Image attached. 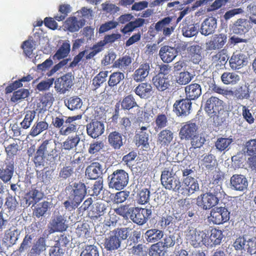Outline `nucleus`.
<instances>
[{
    "label": "nucleus",
    "instance_id": "obj_56",
    "mask_svg": "<svg viewBox=\"0 0 256 256\" xmlns=\"http://www.w3.org/2000/svg\"><path fill=\"white\" fill-rule=\"evenodd\" d=\"M82 104V100L78 96H73L70 98L66 105L68 109L73 110L80 108Z\"/></svg>",
    "mask_w": 256,
    "mask_h": 256
},
{
    "label": "nucleus",
    "instance_id": "obj_4",
    "mask_svg": "<svg viewBox=\"0 0 256 256\" xmlns=\"http://www.w3.org/2000/svg\"><path fill=\"white\" fill-rule=\"evenodd\" d=\"M108 180L110 188L122 190L128 184V174L124 170H117L108 176Z\"/></svg>",
    "mask_w": 256,
    "mask_h": 256
},
{
    "label": "nucleus",
    "instance_id": "obj_47",
    "mask_svg": "<svg viewBox=\"0 0 256 256\" xmlns=\"http://www.w3.org/2000/svg\"><path fill=\"white\" fill-rule=\"evenodd\" d=\"M30 95L29 90L22 88L14 92L10 98V101L14 103L20 102L22 100L28 98Z\"/></svg>",
    "mask_w": 256,
    "mask_h": 256
},
{
    "label": "nucleus",
    "instance_id": "obj_6",
    "mask_svg": "<svg viewBox=\"0 0 256 256\" xmlns=\"http://www.w3.org/2000/svg\"><path fill=\"white\" fill-rule=\"evenodd\" d=\"M71 186L72 190L70 192V198L74 206H78L88 192L87 188L84 184L81 182H74Z\"/></svg>",
    "mask_w": 256,
    "mask_h": 256
},
{
    "label": "nucleus",
    "instance_id": "obj_14",
    "mask_svg": "<svg viewBox=\"0 0 256 256\" xmlns=\"http://www.w3.org/2000/svg\"><path fill=\"white\" fill-rule=\"evenodd\" d=\"M148 126H142L136 130L134 137L136 144L138 146H142L143 148H148L150 146L149 133L148 132Z\"/></svg>",
    "mask_w": 256,
    "mask_h": 256
},
{
    "label": "nucleus",
    "instance_id": "obj_36",
    "mask_svg": "<svg viewBox=\"0 0 256 256\" xmlns=\"http://www.w3.org/2000/svg\"><path fill=\"white\" fill-rule=\"evenodd\" d=\"M46 240L44 238H40L34 244L30 250V253L34 256H40L46 249Z\"/></svg>",
    "mask_w": 256,
    "mask_h": 256
},
{
    "label": "nucleus",
    "instance_id": "obj_53",
    "mask_svg": "<svg viewBox=\"0 0 256 256\" xmlns=\"http://www.w3.org/2000/svg\"><path fill=\"white\" fill-rule=\"evenodd\" d=\"M104 148V144L102 141H93L90 144L88 152L92 155H96Z\"/></svg>",
    "mask_w": 256,
    "mask_h": 256
},
{
    "label": "nucleus",
    "instance_id": "obj_59",
    "mask_svg": "<svg viewBox=\"0 0 256 256\" xmlns=\"http://www.w3.org/2000/svg\"><path fill=\"white\" fill-rule=\"evenodd\" d=\"M104 46V44L102 41L98 42L96 44H94L91 48L92 50L86 56V59L90 60L92 58L102 50Z\"/></svg>",
    "mask_w": 256,
    "mask_h": 256
},
{
    "label": "nucleus",
    "instance_id": "obj_64",
    "mask_svg": "<svg viewBox=\"0 0 256 256\" xmlns=\"http://www.w3.org/2000/svg\"><path fill=\"white\" fill-rule=\"evenodd\" d=\"M164 248L160 242L152 244L148 254L150 256H161Z\"/></svg>",
    "mask_w": 256,
    "mask_h": 256
},
{
    "label": "nucleus",
    "instance_id": "obj_13",
    "mask_svg": "<svg viewBox=\"0 0 256 256\" xmlns=\"http://www.w3.org/2000/svg\"><path fill=\"white\" fill-rule=\"evenodd\" d=\"M86 130L88 136L92 138H96L104 132V125L102 122L92 120L86 124Z\"/></svg>",
    "mask_w": 256,
    "mask_h": 256
},
{
    "label": "nucleus",
    "instance_id": "obj_42",
    "mask_svg": "<svg viewBox=\"0 0 256 256\" xmlns=\"http://www.w3.org/2000/svg\"><path fill=\"white\" fill-rule=\"evenodd\" d=\"M70 50V45L68 42H64L59 48L54 56V59L60 60L68 55Z\"/></svg>",
    "mask_w": 256,
    "mask_h": 256
},
{
    "label": "nucleus",
    "instance_id": "obj_57",
    "mask_svg": "<svg viewBox=\"0 0 256 256\" xmlns=\"http://www.w3.org/2000/svg\"><path fill=\"white\" fill-rule=\"evenodd\" d=\"M190 140L192 148L194 149L201 148L206 142L204 137L198 134L194 135Z\"/></svg>",
    "mask_w": 256,
    "mask_h": 256
},
{
    "label": "nucleus",
    "instance_id": "obj_2",
    "mask_svg": "<svg viewBox=\"0 0 256 256\" xmlns=\"http://www.w3.org/2000/svg\"><path fill=\"white\" fill-rule=\"evenodd\" d=\"M81 118L80 114L67 116L60 113L52 116V124L59 130L60 134L66 136L77 132L79 124L76 120Z\"/></svg>",
    "mask_w": 256,
    "mask_h": 256
},
{
    "label": "nucleus",
    "instance_id": "obj_25",
    "mask_svg": "<svg viewBox=\"0 0 256 256\" xmlns=\"http://www.w3.org/2000/svg\"><path fill=\"white\" fill-rule=\"evenodd\" d=\"M159 55L164 62L169 63L176 57L177 51L174 48L164 46L160 48Z\"/></svg>",
    "mask_w": 256,
    "mask_h": 256
},
{
    "label": "nucleus",
    "instance_id": "obj_27",
    "mask_svg": "<svg viewBox=\"0 0 256 256\" xmlns=\"http://www.w3.org/2000/svg\"><path fill=\"white\" fill-rule=\"evenodd\" d=\"M108 138L109 144L114 150H120L124 145L122 135L117 131L110 132Z\"/></svg>",
    "mask_w": 256,
    "mask_h": 256
},
{
    "label": "nucleus",
    "instance_id": "obj_40",
    "mask_svg": "<svg viewBox=\"0 0 256 256\" xmlns=\"http://www.w3.org/2000/svg\"><path fill=\"white\" fill-rule=\"evenodd\" d=\"M232 142L233 139L232 138H219L215 142V146L220 152L228 151Z\"/></svg>",
    "mask_w": 256,
    "mask_h": 256
},
{
    "label": "nucleus",
    "instance_id": "obj_37",
    "mask_svg": "<svg viewBox=\"0 0 256 256\" xmlns=\"http://www.w3.org/2000/svg\"><path fill=\"white\" fill-rule=\"evenodd\" d=\"M164 236L162 231L152 228L148 230L144 234V238L148 242H155L160 240Z\"/></svg>",
    "mask_w": 256,
    "mask_h": 256
},
{
    "label": "nucleus",
    "instance_id": "obj_50",
    "mask_svg": "<svg viewBox=\"0 0 256 256\" xmlns=\"http://www.w3.org/2000/svg\"><path fill=\"white\" fill-rule=\"evenodd\" d=\"M70 11L71 7L70 5L68 4H60L58 8L60 14L56 16L54 18L58 22L62 21L66 18Z\"/></svg>",
    "mask_w": 256,
    "mask_h": 256
},
{
    "label": "nucleus",
    "instance_id": "obj_38",
    "mask_svg": "<svg viewBox=\"0 0 256 256\" xmlns=\"http://www.w3.org/2000/svg\"><path fill=\"white\" fill-rule=\"evenodd\" d=\"M132 62V60L131 57L130 56L125 55L120 57L115 60L113 64L112 68L124 71L128 68Z\"/></svg>",
    "mask_w": 256,
    "mask_h": 256
},
{
    "label": "nucleus",
    "instance_id": "obj_7",
    "mask_svg": "<svg viewBox=\"0 0 256 256\" xmlns=\"http://www.w3.org/2000/svg\"><path fill=\"white\" fill-rule=\"evenodd\" d=\"M206 234H208L206 233V230L200 231L192 228L188 230L186 238L190 244L196 248L201 244L205 245Z\"/></svg>",
    "mask_w": 256,
    "mask_h": 256
},
{
    "label": "nucleus",
    "instance_id": "obj_32",
    "mask_svg": "<svg viewBox=\"0 0 256 256\" xmlns=\"http://www.w3.org/2000/svg\"><path fill=\"white\" fill-rule=\"evenodd\" d=\"M84 25V23L81 20H78L75 16L68 18L64 22L65 28L72 32L78 31Z\"/></svg>",
    "mask_w": 256,
    "mask_h": 256
},
{
    "label": "nucleus",
    "instance_id": "obj_35",
    "mask_svg": "<svg viewBox=\"0 0 256 256\" xmlns=\"http://www.w3.org/2000/svg\"><path fill=\"white\" fill-rule=\"evenodd\" d=\"M241 204V200L238 197L230 198L228 196H224L220 200L219 204L220 206L216 208H231L232 207L240 206L238 204Z\"/></svg>",
    "mask_w": 256,
    "mask_h": 256
},
{
    "label": "nucleus",
    "instance_id": "obj_60",
    "mask_svg": "<svg viewBox=\"0 0 256 256\" xmlns=\"http://www.w3.org/2000/svg\"><path fill=\"white\" fill-rule=\"evenodd\" d=\"M54 82V78H48L46 80H42L37 84L36 88L40 92L47 90L52 86Z\"/></svg>",
    "mask_w": 256,
    "mask_h": 256
},
{
    "label": "nucleus",
    "instance_id": "obj_44",
    "mask_svg": "<svg viewBox=\"0 0 256 256\" xmlns=\"http://www.w3.org/2000/svg\"><path fill=\"white\" fill-rule=\"evenodd\" d=\"M80 142V138L78 135L76 134L74 136H69L63 142L62 147L65 150H70L76 148Z\"/></svg>",
    "mask_w": 256,
    "mask_h": 256
},
{
    "label": "nucleus",
    "instance_id": "obj_52",
    "mask_svg": "<svg viewBox=\"0 0 256 256\" xmlns=\"http://www.w3.org/2000/svg\"><path fill=\"white\" fill-rule=\"evenodd\" d=\"M103 188L102 180H99L91 186H87L88 193L90 196H98Z\"/></svg>",
    "mask_w": 256,
    "mask_h": 256
},
{
    "label": "nucleus",
    "instance_id": "obj_30",
    "mask_svg": "<svg viewBox=\"0 0 256 256\" xmlns=\"http://www.w3.org/2000/svg\"><path fill=\"white\" fill-rule=\"evenodd\" d=\"M154 86L159 92H164L170 86V79L156 75L152 78Z\"/></svg>",
    "mask_w": 256,
    "mask_h": 256
},
{
    "label": "nucleus",
    "instance_id": "obj_9",
    "mask_svg": "<svg viewBox=\"0 0 256 256\" xmlns=\"http://www.w3.org/2000/svg\"><path fill=\"white\" fill-rule=\"evenodd\" d=\"M223 101L215 96H211L206 102L204 110L210 117L218 116L222 109Z\"/></svg>",
    "mask_w": 256,
    "mask_h": 256
},
{
    "label": "nucleus",
    "instance_id": "obj_54",
    "mask_svg": "<svg viewBox=\"0 0 256 256\" xmlns=\"http://www.w3.org/2000/svg\"><path fill=\"white\" fill-rule=\"evenodd\" d=\"M80 256H99L98 247L94 245H87L81 252Z\"/></svg>",
    "mask_w": 256,
    "mask_h": 256
},
{
    "label": "nucleus",
    "instance_id": "obj_41",
    "mask_svg": "<svg viewBox=\"0 0 256 256\" xmlns=\"http://www.w3.org/2000/svg\"><path fill=\"white\" fill-rule=\"evenodd\" d=\"M108 72L107 70L101 71L92 79V86L94 90L98 88L101 85L106 82Z\"/></svg>",
    "mask_w": 256,
    "mask_h": 256
},
{
    "label": "nucleus",
    "instance_id": "obj_18",
    "mask_svg": "<svg viewBox=\"0 0 256 256\" xmlns=\"http://www.w3.org/2000/svg\"><path fill=\"white\" fill-rule=\"evenodd\" d=\"M230 184L232 189L242 192L247 188L248 182L244 175L235 174L230 178Z\"/></svg>",
    "mask_w": 256,
    "mask_h": 256
},
{
    "label": "nucleus",
    "instance_id": "obj_1",
    "mask_svg": "<svg viewBox=\"0 0 256 256\" xmlns=\"http://www.w3.org/2000/svg\"><path fill=\"white\" fill-rule=\"evenodd\" d=\"M141 233L140 230H135L130 227L116 228L110 232L109 236L105 240L106 248L110 251L115 250L122 247L124 248V240L128 242L136 244L140 238Z\"/></svg>",
    "mask_w": 256,
    "mask_h": 256
},
{
    "label": "nucleus",
    "instance_id": "obj_49",
    "mask_svg": "<svg viewBox=\"0 0 256 256\" xmlns=\"http://www.w3.org/2000/svg\"><path fill=\"white\" fill-rule=\"evenodd\" d=\"M36 114L34 110L27 111L23 120L20 124L22 128L25 130L28 128L35 118Z\"/></svg>",
    "mask_w": 256,
    "mask_h": 256
},
{
    "label": "nucleus",
    "instance_id": "obj_12",
    "mask_svg": "<svg viewBox=\"0 0 256 256\" xmlns=\"http://www.w3.org/2000/svg\"><path fill=\"white\" fill-rule=\"evenodd\" d=\"M172 16H167L159 20L155 24V30L158 32L162 31L165 36H170L176 26V23H172Z\"/></svg>",
    "mask_w": 256,
    "mask_h": 256
},
{
    "label": "nucleus",
    "instance_id": "obj_3",
    "mask_svg": "<svg viewBox=\"0 0 256 256\" xmlns=\"http://www.w3.org/2000/svg\"><path fill=\"white\" fill-rule=\"evenodd\" d=\"M180 171V166L176 164L170 163L167 168L162 171L160 181L162 186L166 190L179 192L182 187V182L176 175Z\"/></svg>",
    "mask_w": 256,
    "mask_h": 256
},
{
    "label": "nucleus",
    "instance_id": "obj_20",
    "mask_svg": "<svg viewBox=\"0 0 256 256\" xmlns=\"http://www.w3.org/2000/svg\"><path fill=\"white\" fill-rule=\"evenodd\" d=\"M134 92L140 98L148 99L152 96L153 89L150 84L148 82H141L134 88Z\"/></svg>",
    "mask_w": 256,
    "mask_h": 256
},
{
    "label": "nucleus",
    "instance_id": "obj_34",
    "mask_svg": "<svg viewBox=\"0 0 256 256\" xmlns=\"http://www.w3.org/2000/svg\"><path fill=\"white\" fill-rule=\"evenodd\" d=\"M182 184L188 194H192L199 190V184L194 178H184Z\"/></svg>",
    "mask_w": 256,
    "mask_h": 256
},
{
    "label": "nucleus",
    "instance_id": "obj_33",
    "mask_svg": "<svg viewBox=\"0 0 256 256\" xmlns=\"http://www.w3.org/2000/svg\"><path fill=\"white\" fill-rule=\"evenodd\" d=\"M48 128V124L45 120H37L32 127L29 135L35 137Z\"/></svg>",
    "mask_w": 256,
    "mask_h": 256
},
{
    "label": "nucleus",
    "instance_id": "obj_28",
    "mask_svg": "<svg viewBox=\"0 0 256 256\" xmlns=\"http://www.w3.org/2000/svg\"><path fill=\"white\" fill-rule=\"evenodd\" d=\"M252 26L249 20L246 19L239 18L234 24L233 32L236 34H245L250 29Z\"/></svg>",
    "mask_w": 256,
    "mask_h": 256
},
{
    "label": "nucleus",
    "instance_id": "obj_5",
    "mask_svg": "<svg viewBox=\"0 0 256 256\" xmlns=\"http://www.w3.org/2000/svg\"><path fill=\"white\" fill-rule=\"evenodd\" d=\"M74 78L72 72H68L54 81V88L60 94H64L70 90L74 84Z\"/></svg>",
    "mask_w": 256,
    "mask_h": 256
},
{
    "label": "nucleus",
    "instance_id": "obj_58",
    "mask_svg": "<svg viewBox=\"0 0 256 256\" xmlns=\"http://www.w3.org/2000/svg\"><path fill=\"white\" fill-rule=\"evenodd\" d=\"M5 150L7 154L6 158L10 160V158H13L14 156L17 154L18 151V145L16 143L10 144L6 147Z\"/></svg>",
    "mask_w": 256,
    "mask_h": 256
},
{
    "label": "nucleus",
    "instance_id": "obj_11",
    "mask_svg": "<svg viewBox=\"0 0 256 256\" xmlns=\"http://www.w3.org/2000/svg\"><path fill=\"white\" fill-rule=\"evenodd\" d=\"M15 170L14 160L6 158L3 164L0 166V179L4 182H10L13 176Z\"/></svg>",
    "mask_w": 256,
    "mask_h": 256
},
{
    "label": "nucleus",
    "instance_id": "obj_8",
    "mask_svg": "<svg viewBox=\"0 0 256 256\" xmlns=\"http://www.w3.org/2000/svg\"><path fill=\"white\" fill-rule=\"evenodd\" d=\"M198 125L192 120L184 122L179 131V137L181 140H189L198 130Z\"/></svg>",
    "mask_w": 256,
    "mask_h": 256
},
{
    "label": "nucleus",
    "instance_id": "obj_10",
    "mask_svg": "<svg viewBox=\"0 0 256 256\" xmlns=\"http://www.w3.org/2000/svg\"><path fill=\"white\" fill-rule=\"evenodd\" d=\"M192 102L187 98L176 100L173 105V112L178 116L186 117L192 110Z\"/></svg>",
    "mask_w": 256,
    "mask_h": 256
},
{
    "label": "nucleus",
    "instance_id": "obj_22",
    "mask_svg": "<svg viewBox=\"0 0 256 256\" xmlns=\"http://www.w3.org/2000/svg\"><path fill=\"white\" fill-rule=\"evenodd\" d=\"M150 70V64L144 62L141 64L132 74V78L137 82H142L148 76Z\"/></svg>",
    "mask_w": 256,
    "mask_h": 256
},
{
    "label": "nucleus",
    "instance_id": "obj_17",
    "mask_svg": "<svg viewBox=\"0 0 256 256\" xmlns=\"http://www.w3.org/2000/svg\"><path fill=\"white\" fill-rule=\"evenodd\" d=\"M66 218L64 216L62 215H58L54 216L50 224L49 234L66 230L68 227L66 224Z\"/></svg>",
    "mask_w": 256,
    "mask_h": 256
},
{
    "label": "nucleus",
    "instance_id": "obj_21",
    "mask_svg": "<svg viewBox=\"0 0 256 256\" xmlns=\"http://www.w3.org/2000/svg\"><path fill=\"white\" fill-rule=\"evenodd\" d=\"M247 64V57L242 53L235 52L232 55L230 60V64L232 69L238 70Z\"/></svg>",
    "mask_w": 256,
    "mask_h": 256
},
{
    "label": "nucleus",
    "instance_id": "obj_19",
    "mask_svg": "<svg viewBox=\"0 0 256 256\" xmlns=\"http://www.w3.org/2000/svg\"><path fill=\"white\" fill-rule=\"evenodd\" d=\"M217 27V22L216 18L211 16L206 18L202 22L200 26V33L205 36L214 33Z\"/></svg>",
    "mask_w": 256,
    "mask_h": 256
},
{
    "label": "nucleus",
    "instance_id": "obj_29",
    "mask_svg": "<svg viewBox=\"0 0 256 256\" xmlns=\"http://www.w3.org/2000/svg\"><path fill=\"white\" fill-rule=\"evenodd\" d=\"M226 41V36L223 34H216L213 38L208 44V49L215 50L221 48Z\"/></svg>",
    "mask_w": 256,
    "mask_h": 256
},
{
    "label": "nucleus",
    "instance_id": "obj_62",
    "mask_svg": "<svg viewBox=\"0 0 256 256\" xmlns=\"http://www.w3.org/2000/svg\"><path fill=\"white\" fill-rule=\"evenodd\" d=\"M150 191L146 188L140 191L137 200L138 204L142 205L147 204L150 199Z\"/></svg>",
    "mask_w": 256,
    "mask_h": 256
},
{
    "label": "nucleus",
    "instance_id": "obj_43",
    "mask_svg": "<svg viewBox=\"0 0 256 256\" xmlns=\"http://www.w3.org/2000/svg\"><path fill=\"white\" fill-rule=\"evenodd\" d=\"M221 80L225 84H234L240 80V78L234 72H224L221 76Z\"/></svg>",
    "mask_w": 256,
    "mask_h": 256
},
{
    "label": "nucleus",
    "instance_id": "obj_24",
    "mask_svg": "<svg viewBox=\"0 0 256 256\" xmlns=\"http://www.w3.org/2000/svg\"><path fill=\"white\" fill-rule=\"evenodd\" d=\"M174 138V133L168 129L161 130L158 134L157 143L160 148L168 146Z\"/></svg>",
    "mask_w": 256,
    "mask_h": 256
},
{
    "label": "nucleus",
    "instance_id": "obj_23",
    "mask_svg": "<svg viewBox=\"0 0 256 256\" xmlns=\"http://www.w3.org/2000/svg\"><path fill=\"white\" fill-rule=\"evenodd\" d=\"M102 167L98 162H93L87 166L86 176L90 180H96L102 174Z\"/></svg>",
    "mask_w": 256,
    "mask_h": 256
},
{
    "label": "nucleus",
    "instance_id": "obj_61",
    "mask_svg": "<svg viewBox=\"0 0 256 256\" xmlns=\"http://www.w3.org/2000/svg\"><path fill=\"white\" fill-rule=\"evenodd\" d=\"M245 149L248 155L252 156L256 154V138L252 139L246 142Z\"/></svg>",
    "mask_w": 256,
    "mask_h": 256
},
{
    "label": "nucleus",
    "instance_id": "obj_51",
    "mask_svg": "<svg viewBox=\"0 0 256 256\" xmlns=\"http://www.w3.org/2000/svg\"><path fill=\"white\" fill-rule=\"evenodd\" d=\"M182 31L183 36L186 38L192 37L198 32L194 24H185L182 27Z\"/></svg>",
    "mask_w": 256,
    "mask_h": 256
},
{
    "label": "nucleus",
    "instance_id": "obj_16",
    "mask_svg": "<svg viewBox=\"0 0 256 256\" xmlns=\"http://www.w3.org/2000/svg\"><path fill=\"white\" fill-rule=\"evenodd\" d=\"M206 231L208 234H206V246L212 247L220 244L224 236L220 230L212 228Z\"/></svg>",
    "mask_w": 256,
    "mask_h": 256
},
{
    "label": "nucleus",
    "instance_id": "obj_39",
    "mask_svg": "<svg viewBox=\"0 0 256 256\" xmlns=\"http://www.w3.org/2000/svg\"><path fill=\"white\" fill-rule=\"evenodd\" d=\"M27 196L28 199L26 200V204L28 203L29 206L32 204V206H33L42 198L44 194L36 188H32L28 192Z\"/></svg>",
    "mask_w": 256,
    "mask_h": 256
},
{
    "label": "nucleus",
    "instance_id": "obj_45",
    "mask_svg": "<svg viewBox=\"0 0 256 256\" xmlns=\"http://www.w3.org/2000/svg\"><path fill=\"white\" fill-rule=\"evenodd\" d=\"M54 144L50 140H46L42 142L41 144L38 146L37 150L38 152L42 154L48 156L52 155V154L53 152Z\"/></svg>",
    "mask_w": 256,
    "mask_h": 256
},
{
    "label": "nucleus",
    "instance_id": "obj_46",
    "mask_svg": "<svg viewBox=\"0 0 256 256\" xmlns=\"http://www.w3.org/2000/svg\"><path fill=\"white\" fill-rule=\"evenodd\" d=\"M124 78V74L120 72H115L109 76L108 84L109 86L113 88L119 84Z\"/></svg>",
    "mask_w": 256,
    "mask_h": 256
},
{
    "label": "nucleus",
    "instance_id": "obj_26",
    "mask_svg": "<svg viewBox=\"0 0 256 256\" xmlns=\"http://www.w3.org/2000/svg\"><path fill=\"white\" fill-rule=\"evenodd\" d=\"M186 98L192 100L197 99L202 94V88L200 84L194 83L186 86L184 88Z\"/></svg>",
    "mask_w": 256,
    "mask_h": 256
},
{
    "label": "nucleus",
    "instance_id": "obj_55",
    "mask_svg": "<svg viewBox=\"0 0 256 256\" xmlns=\"http://www.w3.org/2000/svg\"><path fill=\"white\" fill-rule=\"evenodd\" d=\"M193 76L188 72H181L176 78V82L181 85L188 84L190 82Z\"/></svg>",
    "mask_w": 256,
    "mask_h": 256
},
{
    "label": "nucleus",
    "instance_id": "obj_48",
    "mask_svg": "<svg viewBox=\"0 0 256 256\" xmlns=\"http://www.w3.org/2000/svg\"><path fill=\"white\" fill-rule=\"evenodd\" d=\"M121 106L124 110H130L138 106V105L134 96L132 94H130L123 98L121 102Z\"/></svg>",
    "mask_w": 256,
    "mask_h": 256
},
{
    "label": "nucleus",
    "instance_id": "obj_15",
    "mask_svg": "<svg viewBox=\"0 0 256 256\" xmlns=\"http://www.w3.org/2000/svg\"><path fill=\"white\" fill-rule=\"evenodd\" d=\"M196 204L201 208H212L219 202L218 198L212 194H205L198 196Z\"/></svg>",
    "mask_w": 256,
    "mask_h": 256
},
{
    "label": "nucleus",
    "instance_id": "obj_31",
    "mask_svg": "<svg viewBox=\"0 0 256 256\" xmlns=\"http://www.w3.org/2000/svg\"><path fill=\"white\" fill-rule=\"evenodd\" d=\"M123 216L126 218L130 217L134 222L140 225L146 222V217L142 210H140V209H134V210H132V214H130V212H129L128 214L126 213L123 215Z\"/></svg>",
    "mask_w": 256,
    "mask_h": 256
},
{
    "label": "nucleus",
    "instance_id": "obj_63",
    "mask_svg": "<svg viewBox=\"0 0 256 256\" xmlns=\"http://www.w3.org/2000/svg\"><path fill=\"white\" fill-rule=\"evenodd\" d=\"M246 250L250 254H256V238H248L246 244Z\"/></svg>",
    "mask_w": 256,
    "mask_h": 256
}]
</instances>
